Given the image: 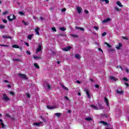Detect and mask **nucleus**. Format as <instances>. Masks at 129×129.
Returning a JSON list of instances; mask_svg holds the SVG:
<instances>
[{
    "label": "nucleus",
    "instance_id": "1",
    "mask_svg": "<svg viewBox=\"0 0 129 129\" xmlns=\"http://www.w3.org/2000/svg\"><path fill=\"white\" fill-rule=\"evenodd\" d=\"M90 106L91 107H92V108H93V109H95L96 110H99V109H102V108H103L102 106L101 105H99V106H96L95 105L91 104Z\"/></svg>",
    "mask_w": 129,
    "mask_h": 129
},
{
    "label": "nucleus",
    "instance_id": "2",
    "mask_svg": "<svg viewBox=\"0 0 129 129\" xmlns=\"http://www.w3.org/2000/svg\"><path fill=\"white\" fill-rule=\"evenodd\" d=\"M42 51V44H38V46L37 48L36 49V54H38V53H40V52H41Z\"/></svg>",
    "mask_w": 129,
    "mask_h": 129
},
{
    "label": "nucleus",
    "instance_id": "3",
    "mask_svg": "<svg viewBox=\"0 0 129 129\" xmlns=\"http://www.w3.org/2000/svg\"><path fill=\"white\" fill-rule=\"evenodd\" d=\"M58 107V106L57 105H47V108L48 109H55V108H57Z\"/></svg>",
    "mask_w": 129,
    "mask_h": 129
},
{
    "label": "nucleus",
    "instance_id": "4",
    "mask_svg": "<svg viewBox=\"0 0 129 129\" xmlns=\"http://www.w3.org/2000/svg\"><path fill=\"white\" fill-rule=\"evenodd\" d=\"M8 19L10 22H12V21H13V20L16 19V16H15L14 15H11L9 16H8Z\"/></svg>",
    "mask_w": 129,
    "mask_h": 129
},
{
    "label": "nucleus",
    "instance_id": "5",
    "mask_svg": "<svg viewBox=\"0 0 129 129\" xmlns=\"http://www.w3.org/2000/svg\"><path fill=\"white\" fill-rule=\"evenodd\" d=\"M19 76H20L21 78H22V79H24V80H27V79H28V77H27V76L25 74H19Z\"/></svg>",
    "mask_w": 129,
    "mask_h": 129
},
{
    "label": "nucleus",
    "instance_id": "6",
    "mask_svg": "<svg viewBox=\"0 0 129 129\" xmlns=\"http://www.w3.org/2000/svg\"><path fill=\"white\" fill-rule=\"evenodd\" d=\"M85 91L87 94V98H89V99H90V91H89V90L88 89H85Z\"/></svg>",
    "mask_w": 129,
    "mask_h": 129
},
{
    "label": "nucleus",
    "instance_id": "7",
    "mask_svg": "<svg viewBox=\"0 0 129 129\" xmlns=\"http://www.w3.org/2000/svg\"><path fill=\"white\" fill-rule=\"evenodd\" d=\"M40 31H41V29L39 27H36L35 28V33H36V35H38V36H40Z\"/></svg>",
    "mask_w": 129,
    "mask_h": 129
},
{
    "label": "nucleus",
    "instance_id": "8",
    "mask_svg": "<svg viewBox=\"0 0 129 129\" xmlns=\"http://www.w3.org/2000/svg\"><path fill=\"white\" fill-rule=\"evenodd\" d=\"M111 21V19L110 18H106L102 21V23L105 24V23H108V22H110Z\"/></svg>",
    "mask_w": 129,
    "mask_h": 129
},
{
    "label": "nucleus",
    "instance_id": "9",
    "mask_svg": "<svg viewBox=\"0 0 129 129\" xmlns=\"http://www.w3.org/2000/svg\"><path fill=\"white\" fill-rule=\"evenodd\" d=\"M76 9H77V11L78 12V13L81 14V11H82V8H81V7H80L79 6H77Z\"/></svg>",
    "mask_w": 129,
    "mask_h": 129
},
{
    "label": "nucleus",
    "instance_id": "10",
    "mask_svg": "<svg viewBox=\"0 0 129 129\" xmlns=\"http://www.w3.org/2000/svg\"><path fill=\"white\" fill-rule=\"evenodd\" d=\"M41 124H42V122L33 123V125H35V126H41V125H42Z\"/></svg>",
    "mask_w": 129,
    "mask_h": 129
},
{
    "label": "nucleus",
    "instance_id": "11",
    "mask_svg": "<svg viewBox=\"0 0 129 129\" xmlns=\"http://www.w3.org/2000/svg\"><path fill=\"white\" fill-rule=\"evenodd\" d=\"M104 99L107 106H109V104L108 103V100L107 99V98H106V97H104Z\"/></svg>",
    "mask_w": 129,
    "mask_h": 129
},
{
    "label": "nucleus",
    "instance_id": "12",
    "mask_svg": "<svg viewBox=\"0 0 129 129\" xmlns=\"http://www.w3.org/2000/svg\"><path fill=\"white\" fill-rule=\"evenodd\" d=\"M3 99L4 100H6V101H8V100H9V97H8V96H7V95H6V94H4L3 95Z\"/></svg>",
    "mask_w": 129,
    "mask_h": 129
},
{
    "label": "nucleus",
    "instance_id": "13",
    "mask_svg": "<svg viewBox=\"0 0 129 129\" xmlns=\"http://www.w3.org/2000/svg\"><path fill=\"white\" fill-rule=\"evenodd\" d=\"M100 123H102L103 125H105V126H108L109 125L106 123V122H105L104 121H101L100 122Z\"/></svg>",
    "mask_w": 129,
    "mask_h": 129
},
{
    "label": "nucleus",
    "instance_id": "14",
    "mask_svg": "<svg viewBox=\"0 0 129 129\" xmlns=\"http://www.w3.org/2000/svg\"><path fill=\"white\" fill-rule=\"evenodd\" d=\"M110 79L112 80V81H116V80H117V79L114 78L113 76H110Z\"/></svg>",
    "mask_w": 129,
    "mask_h": 129
},
{
    "label": "nucleus",
    "instance_id": "15",
    "mask_svg": "<svg viewBox=\"0 0 129 129\" xmlns=\"http://www.w3.org/2000/svg\"><path fill=\"white\" fill-rule=\"evenodd\" d=\"M116 4H117V6H118V7H120V8H122V7H123V6L122 5H121V3H120V2H119V1H117L116 2Z\"/></svg>",
    "mask_w": 129,
    "mask_h": 129
},
{
    "label": "nucleus",
    "instance_id": "16",
    "mask_svg": "<svg viewBox=\"0 0 129 129\" xmlns=\"http://www.w3.org/2000/svg\"><path fill=\"white\" fill-rule=\"evenodd\" d=\"M33 58L37 60V59H41V55L37 56V55H33Z\"/></svg>",
    "mask_w": 129,
    "mask_h": 129
},
{
    "label": "nucleus",
    "instance_id": "17",
    "mask_svg": "<svg viewBox=\"0 0 129 129\" xmlns=\"http://www.w3.org/2000/svg\"><path fill=\"white\" fill-rule=\"evenodd\" d=\"M123 91L122 90H121V89H119L117 90V93H118V94H121L123 93Z\"/></svg>",
    "mask_w": 129,
    "mask_h": 129
},
{
    "label": "nucleus",
    "instance_id": "18",
    "mask_svg": "<svg viewBox=\"0 0 129 129\" xmlns=\"http://www.w3.org/2000/svg\"><path fill=\"white\" fill-rule=\"evenodd\" d=\"M3 38L4 39H12V37L9 36H7V35H3Z\"/></svg>",
    "mask_w": 129,
    "mask_h": 129
},
{
    "label": "nucleus",
    "instance_id": "19",
    "mask_svg": "<svg viewBox=\"0 0 129 129\" xmlns=\"http://www.w3.org/2000/svg\"><path fill=\"white\" fill-rule=\"evenodd\" d=\"M71 49V46H68L64 48H63V51H69Z\"/></svg>",
    "mask_w": 129,
    "mask_h": 129
},
{
    "label": "nucleus",
    "instance_id": "20",
    "mask_svg": "<svg viewBox=\"0 0 129 129\" xmlns=\"http://www.w3.org/2000/svg\"><path fill=\"white\" fill-rule=\"evenodd\" d=\"M122 46V44L121 43H119L118 46H116V49H117V50H119L120 49V47Z\"/></svg>",
    "mask_w": 129,
    "mask_h": 129
},
{
    "label": "nucleus",
    "instance_id": "21",
    "mask_svg": "<svg viewBox=\"0 0 129 129\" xmlns=\"http://www.w3.org/2000/svg\"><path fill=\"white\" fill-rule=\"evenodd\" d=\"M33 36H34V34L29 35L27 36V38L28 40H32V38L33 37Z\"/></svg>",
    "mask_w": 129,
    "mask_h": 129
},
{
    "label": "nucleus",
    "instance_id": "22",
    "mask_svg": "<svg viewBox=\"0 0 129 129\" xmlns=\"http://www.w3.org/2000/svg\"><path fill=\"white\" fill-rule=\"evenodd\" d=\"M0 122H1V124L2 126V127H3V128H5L6 126L5 125V124H4V123L3 122V119H0Z\"/></svg>",
    "mask_w": 129,
    "mask_h": 129
},
{
    "label": "nucleus",
    "instance_id": "23",
    "mask_svg": "<svg viewBox=\"0 0 129 129\" xmlns=\"http://www.w3.org/2000/svg\"><path fill=\"white\" fill-rule=\"evenodd\" d=\"M0 122H1V124L2 126V127H3V128H5L6 126L5 125V124H4V123L3 122V119H0Z\"/></svg>",
    "mask_w": 129,
    "mask_h": 129
},
{
    "label": "nucleus",
    "instance_id": "24",
    "mask_svg": "<svg viewBox=\"0 0 129 129\" xmlns=\"http://www.w3.org/2000/svg\"><path fill=\"white\" fill-rule=\"evenodd\" d=\"M54 115L57 116V117H60L61 116V113H54Z\"/></svg>",
    "mask_w": 129,
    "mask_h": 129
},
{
    "label": "nucleus",
    "instance_id": "25",
    "mask_svg": "<svg viewBox=\"0 0 129 129\" xmlns=\"http://www.w3.org/2000/svg\"><path fill=\"white\" fill-rule=\"evenodd\" d=\"M114 10L116 11V12H120V11H121V10L119 9L117 7H114Z\"/></svg>",
    "mask_w": 129,
    "mask_h": 129
},
{
    "label": "nucleus",
    "instance_id": "26",
    "mask_svg": "<svg viewBox=\"0 0 129 129\" xmlns=\"http://www.w3.org/2000/svg\"><path fill=\"white\" fill-rule=\"evenodd\" d=\"M75 58H76L77 59H79V60L80 59V54H76Z\"/></svg>",
    "mask_w": 129,
    "mask_h": 129
},
{
    "label": "nucleus",
    "instance_id": "27",
    "mask_svg": "<svg viewBox=\"0 0 129 129\" xmlns=\"http://www.w3.org/2000/svg\"><path fill=\"white\" fill-rule=\"evenodd\" d=\"M77 30H81V31H84V29L81 27H76Z\"/></svg>",
    "mask_w": 129,
    "mask_h": 129
},
{
    "label": "nucleus",
    "instance_id": "28",
    "mask_svg": "<svg viewBox=\"0 0 129 129\" xmlns=\"http://www.w3.org/2000/svg\"><path fill=\"white\" fill-rule=\"evenodd\" d=\"M86 120H87L88 121H90L92 119V118L90 117H88L85 118Z\"/></svg>",
    "mask_w": 129,
    "mask_h": 129
},
{
    "label": "nucleus",
    "instance_id": "29",
    "mask_svg": "<svg viewBox=\"0 0 129 129\" xmlns=\"http://www.w3.org/2000/svg\"><path fill=\"white\" fill-rule=\"evenodd\" d=\"M45 88H47V89H51V86H50V85H46L45 86Z\"/></svg>",
    "mask_w": 129,
    "mask_h": 129
},
{
    "label": "nucleus",
    "instance_id": "30",
    "mask_svg": "<svg viewBox=\"0 0 129 129\" xmlns=\"http://www.w3.org/2000/svg\"><path fill=\"white\" fill-rule=\"evenodd\" d=\"M13 60L14 62H20L21 61L20 59H13Z\"/></svg>",
    "mask_w": 129,
    "mask_h": 129
},
{
    "label": "nucleus",
    "instance_id": "31",
    "mask_svg": "<svg viewBox=\"0 0 129 129\" xmlns=\"http://www.w3.org/2000/svg\"><path fill=\"white\" fill-rule=\"evenodd\" d=\"M59 30H60V31H66V28H65L64 27H60L59 28Z\"/></svg>",
    "mask_w": 129,
    "mask_h": 129
},
{
    "label": "nucleus",
    "instance_id": "32",
    "mask_svg": "<svg viewBox=\"0 0 129 129\" xmlns=\"http://www.w3.org/2000/svg\"><path fill=\"white\" fill-rule=\"evenodd\" d=\"M104 44H105V45H107V47H108L109 48L111 47V45H110L109 44L107 43V42H105Z\"/></svg>",
    "mask_w": 129,
    "mask_h": 129
},
{
    "label": "nucleus",
    "instance_id": "33",
    "mask_svg": "<svg viewBox=\"0 0 129 129\" xmlns=\"http://www.w3.org/2000/svg\"><path fill=\"white\" fill-rule=\"evenodd\" d=\"M19 14L21 15V16H25V13L23 12H19Z\"/></svg>",
    "mask_w": 129,
    "mask_h": 129
},
{
    "label": "nucleus",
    "instance_id": "34",
    "mask_svg": "<svg viewBox=\"0 0 129 129\" xmlns=\"http://www.w3.org/2000/svg\"><path fill=\"white\" fill-rule=\"evenodd\" d=\"M22 23L24 24L25 26H28V25H29V24L25 21H22Z\"/></svg>",
    "mask_w": 129,
    "mask_h": 129
},
{
    "label": "nucleus",
    "instance_id": "35",
    "mask_svg": "<svg viewBox=\"0 0 129 129\" xmlns=\"http://www.w3.org/2000/svg\"><path fill=\"white\" fill-rule=\"evenodd\" d=\"M34 65L35 67H36V68H37V69L39 68V65H38V64L34 63Z\"/></svg>",
    "mask_w": 129,
    "mask_h": 129
},
{
    "label": "nucleus",
    "instance_id": "36",
    "mask_svg": "<svg viewBox=\"0 0 129 129\" xmlns=\"http://www.w3.org/2000/svg\"><path fill=\"white\" fill-rule=\"evenodd\" d=\"M62 88H63V89H64V90H67V91H68L69 89H68V88L63 86H62Z\"/></svg>",
    "mask_w": 129,
    "mask_h": 129
},
{
    "label": "nucleus",
    "instance_id": "37",
    "mask_svg": "<svg viewBox=\"0 0 129 129\" xmlns=\"http://www.w3.org/2000/svg\"><path fill=\"white\" fill-rule=\"evenodd\" d=\"M71 36L72 37H74V38H77V37H78V36L76 34H72Z\"/></svg>",
    "mask_w": 129,
    "mask_h": 129
},
{
    "label": "nucleus",
    "instance_id": "38",
    "mask_svg": "<svg viewBox=\"0 0 129 129\" xmlns=\"http://www.w3.org/2000/svg\"><path fill=\"white\" fill-rule=\"evenodd\" d=\"M125 71H126V73H129V69L127 68H125Z\"/></svg>",
    "mask_w": 129,
    "mask_h": 129
},
{
    "label": "nucleus",
    "instance_id": "39",
    "mask_svg": "<svg viewBox=\"0 0 129 129\" xmlns=\"http://www.w3.org/2000/svg\"><path fill=\"white\" fill-rule=\"evenodd\" d=\"M122 80H123L124 81H128V79L126 78H123Z\"/></svg>",
    "mask_w": 129,
    "mask_h": 129
},
{
    "label": "nucleus",
    "instance_id": "40",
    "mask_svg": "<svg viewBox=\"0 0 129 129\" xmlns=\"http://www.w3.org/2000/svg\"><path fill=\"white\" fill-rule=\"evenodd\" d=\"M0 29H5V25H0Z\"/></svg>",
    "mask_w": 129,
    "mask_h": 129
},
{
    "label": "nucleus",
    "instance_id": "41",
    "mask_svg": "<svg viewBox=\"0 0 129 129\" xmlns=\"http://www.w3.org/2000/svg\"><path fill=\"white\" fill-rule=\"evenodd\" d=\"M13 47L18 48H19V46H18V45H13Z\"/></svg>",
    "mask_w": 129,
    "mask_h": 129
},
{
    "label": "nucleus",
    "instance_id": "42",
    "mask_svg": "<svg viewBox=\"0 0 129 129\" xmlns=\"http://www.w3.org/2000/svg\"><path fill=\"white\" fill-rule=\"evenodd\" d=\"M2 47H9V45H5V44H1L0 45Z\"/></svg>",
    "mask_w": 129,
    "mask_h": 129
},
{
    "label": "nucleus",
    "instance_id": "43",
    "mask_svg": "<svg viewBox=\"0 0 129 129\" xmlns=\"http://www.w3.org/2000/svg\"><path fill=\"white\" fill-rule=\"evenodd\" d=\"M8 13H9V12L8 11H5L3 13V15H4V16H5V15H7V14H8Z\"/></svg>",
    "mask_w": 129,
    "mask_h": 129
},
{
    "label": "nucleus",
    "instance_id": "44",
    "mask_svg": "<svg viewBox=\"0 0 129 129\" xmlns=\"http://www.w3.org/2000/svg\"><path fill=\"white\" fill-rule=\"evenodd\" d=\"M94 29H95V30H96V31L99 30V28L98 27H97V26H94Z\"/></svg>",
    "mask_w": 129,
    "mask_h": 129
},
{
    "label": "nucleus",
    "instance_id": "45",
    "mask_svg": "<svg viewBox=\"0 0 129 129\" xmlns=\"http://www.w3.org/2000/svg\"><path fill=\"white\" fill-rule=\"evenodd\" d=\"M10 94L13 95V96H15V92H10Z\"/></svg>",
    "mask_w": 129,
    "mask_h": 129
},
{
    "label": "nucleus",
    "instance_id": "46",
    "mask_svg": "<svg viewBox=\"0 0 129 129\" xmlns=\"http://www.w3.org/2000/svg\"><path fill=\"white\" fill-rule=\"evenodd\" d=\"M26 53L28 54V55H31V52L30 51L27 50Z\"/></svg>",
    "mask_w": 129,
    "mask_h": 129
},
{
    "label": "nucleus",
    "instance_id": "47",
    "mask_svg": "<svg viewBox=\"0 0 129 129\" xmlns=\"http://www.w3.org/2000/svg\"><path fill=\"white\" fill-rule=\"evenodd\" d=\"M104 2H105L106 4H108L109 3V1L108 0H104Z\"/></svg>",
    "mask_w": 129,
    "mask_h": 129
},
{
    "label": "nucleus",
    "instance_id": "48",
    "mask_svg": "<svg viewBox=\"0 0 129 129\" xmlns=\"http://www.w3.org/2000/svg\"><path fill=\"white\" fill-rule=\"evenodd\" d=\"M106 35V32H104L103 34H102V36L103 37H104V36Z\"/></svg>",
    "mask_w": 129,
    "mask_h": 129
},
{
    "label": "nucleus",
    "instance_id": "49",
    "mask_svg": "<svg viewBox=\"0 0 129 129\" xmlns=\"http://www.w3.org/2000/svg\"><path fill=\"white\" fill-rule=\"evenodd\" d=\"M52 31H53L54 32H56V28H55V27H52Z\"/></svg>",
    "mask_w": 129,
    "mask_h": 129
},
{
    "label": "nucleus",
    "instance_id": "50",
    "mask_svg": "<svg viewBox=\"0 0 129 129\" xmlns=\"http://www.w3.org/2000/svg\"><path fill=\"white\" fill-rule=\"evenodd\" d=\"M66 11V9L65 8L61 9V12H62V13Z\"/></svg>",
    "mask_w": 129,
    "mask_h": 129
},
{
    "label": "nucleus",
    "instance_id": "51",
    "mask_svg": "<svg viewBox=\"0 0 129 129\" xmlns=\"http://www.w3.org/2000/svg\"><path fill=\"white\" fill-rule=\"evenodd\" d=\"M122 38L124 39V40H128V38L127 37H122Z\"/></svg>",
    "mask_w": 129,
    "mask_h": 129
},
{
    "label": "nucleus",
    "instance_id": "52",
    "mask_svg": "<svg viewBox=\"0 0 129 129\" xmlns=\"http://www.w3.org/2000/svg\"><path fill=\"white\" fill-rule=\"evenodd\" d=\"M26 95L28 98H30L31 97V95H30V94H26Z\"/></svg>",
    "mask_w": 129,
    "mask_h": 129
},
{
    "label": "nucleus",
    "instance_id": "53",
    "mask_svg": "<svg viewBox=\"0 0 129 129\" xmlns=\"http://www.w3.org/2000/svg\"><path fill=\"white\" fill-rule=\"evenodd\" d=\"M3 22H4V23H7L8 21H7V20H5V19H3Z\"/></svg>",
    "mask_w": 129,
    "mask_h": 129
},
{
    "label": "nucleus",
    "instance_id": "54",
    "mask_svg": "<svg viewBox=\"0 0 129 129\" xmlns=\"http://www.w3.org/2000/svg\"><path fill=\"white\" fill-rule=\"evenodd\" d=\"M25 44L27 46V47H29V43H28V42H25Z\"/></svg>",
    "mask_w": 129,
    "mask_h": 129
},
{
    "label": "nucleus",
    "instance_id": "55",
    "mask_svg": "<svg viewBox=\"0 0 129 129\" xmlns=\"http://www.w3.org/2000/svg\"><path fill=\"white\" fill-rule=\"evenodd\" d=\"M95 87L96 88H98L99 87V86H98V85H95Z\"/></svg>",
    "mask_w": 129,
    "mask_h": 129
},
{
    "label": "nucleus",
    "instance_id": "56",
    "mask_svg": "<svg viewBox=\"0 0 129 129\" xmlns=\"http://www.w3.org/2000/svg\"><path fill=\"white\" fill-rule=\"evenodd\" d=\"M85 13H86V14H88V11H87V10H85Z\"/></svg>",
    "mask_w": 129,
    "mask_h": 129
},
{
    "label": "nucleus",
    "instance_id": "57",
    "mask_svg": "<svg viewBox=\"0 0 129 129\" xmlns=\"http://www.w3.org/2000/svg\"><path fill=\"white\" fill-rule=\"evenodd\" d=\"M40 19L41 21H43V20H44V18L42 17H40Z\"/></svg>",
    "mask_w": 129,
    "mask_h": 129
},
{
    "label": "nucleus",
    "instance_id": "58",
    "mask_svg": "<svg viewBox=\"0 0 129 129\" xmlns=\"http://www.w3.org/2000/svg\"><path fill=\"white\" fill-rule=\"evenodd\" d=\"M125 85H126V86H127L128 87V86H129L128 84L125 83Z\"/></svg>",
    "mask_w": 129,
    "mask_h": 129
},
{
    "label": "nucleus",
    "instance_id": "59",
    "mask_svg": "<svg viewBox=\"0 0 129 129\" xmlns=\"http://www.w3.org/2000/svg\"><path fill=\"white\" fill-rule=\"evenodd\" d=\"M6 116H8V117H10V114H6Z\"/></svg>",
    "mask_w": 129,
    "mask_h": 129
},
{
    "label": "nucleus",
    "instance_id": "60",
    "mask_svg": "<svg viewBox=\"0 0 129 129\" xmlns=\"http://www.w3.org/2000/svg\"><path fill=\"white\" fill-rule=\"evenodd\" d=\"M68 112L69 113H71V110H69L68 111Z\"/></svg>",
    "mask_w": 129,
    "mask_h": 129
},
{
    "label": "nucleus",
    "instance_id": "61",
    "mask_svg": "<svg viewBox=\"0 0 129 129\" xmlns=\"http://www.w3.org/2000/svg\"><path fill=\"white\" fill-rule=\"evenodd\" d=\"M117 68H121V66H117Z\"/></svg>",
    "mask_w": 129,
    "mask_h": 129
},
{
    "label": "nucleus",
    "instance_id": "62",
    "mask_svg": "<svg viewBox=\"0 0 129 129\" xmlns=\"http://www.w3.org/2000/svg\"><path fill=\"white\" fill-rule=\"evenodd\" d=\"M77 83H78L79 84H80V81H77Z\"/></svg>",
    "mask_w": 129,
    "mask_h": 129
},
{
    "label": "nucleus",
    "instance_id": "63",
    "mask_svg": "<svg viewBox=\"0 0 129 129\" xmlns=\"http://www.w3.org/2000/svg\"><path fill=\"white\" fill-rule=\"evenodd\" d=\"M78 95H79V96L81 95V93H78Z\"/></svg>",
    "mask_w": 129,
    "mask_h": 129
},
{
    "label": "nucleus",
    "instance_id": "64",
    "mask_svg": "<svg viewBox=\"0 0 129 129\" xmlns=\"http://www.w3.org/2000/svg\"><path fill=\"white\" fill-rule=\"evenodd\" d=\"M60 63H61V61H57V63H58V64H60Z\"/></svg>",
    "mask_w": 129,
    "mask_h": 129
}]
</instances>
